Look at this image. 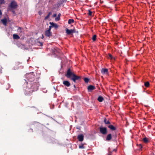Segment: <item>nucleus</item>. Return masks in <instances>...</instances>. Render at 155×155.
Wrapping results in <instances>:
<instances>
[{"label":"nucleus","mask_w":155,"mask_h":155,"mask_svg":"<svg viewBox=\"0 0 155 155\" xmlns=\"http://www.w3.org/2000/svg\"><path fill=\"white\" fill-rule=\"evenodd\" d=\"M26 76L28 80V82H27L26 80H24L23 82L24 83V85H26V84H28L29 83H30L31 84H32V85L37 84V87L39 86V82L38 81H36L35 80V77L33 73L27 74Z\"/></svg>","instance_id":"nucleus-1"},{"label":"nucleus","mask_w":155,"mask_h":155,"mask_svg":"<svg viewBox=\"0 0 155 155\" xmlns=\"http://www.w3.org/2000/svg\"><path fill=\"white\" fill-rule=\"evenodd\" d=\"M37 84L32 85V84L29 83L28 84H26V88L24 92V94L26 96H30L32 93L36 91L38 89Z\"/></svg>","instance_id":"nucleus-2"},{"label":"nucleus","mask_w":155,"mask_h":155,"mask_svg":"<svg viewBox=\"0 0 155 155\" xmlns=\"http://www.w3.org/2000/svg\"><path fill=\"white\" fill-rule=\"evenodd\" d=\"M75 74L73 72V71L69 68L67 70L65 76L68 78L71 79V77L73 76Z\"/></svg>","instance_id":"nucleus-3"},{"label":"nucleus","mask_w":155,"mask_h":155,"mask_svg":"<svg viewBox=\"0 0 155 155\" xmlns=\"http://www.w3.org/2000/svg\"><path fill=\"white\" fill-rule=\"evenodd\" d=\"M99 130L100 133L103 135H106L107 133V128L105 127L101 126L99 127Z\"/></svg>","instance_id":"nucleus-4"},{"label":"nucleus","mask_w":155,"mask_h":155,"mask_svg":"<svg viewBox=\"0 0 155 155\" xmlns=\"http://www.w3.org/2000/svg\"><path fill=\"white\" fill-rule=\"evenodd\" d=\"M81 79V77L80 76H77L74 74L72 77H71V79L74 82H75L76 80L80 81Z\"/></svg>","instance_id":"nucleus-5"},{"label":"nucleus","mask_w":155,"mask_h":155,"mask_svg":"<svg viewBox=\"0 0 155 155\" xmlns=\"http://www.w3.org/2000/svg\"><path fill=\"white\" fill-rule=\"evenodd\" d=\"M17 6V3L15 1H12L11 2L8 8L15 9L16 8Z\"/></svg>","instance_id":"nucleus-6"},{"label":"nucleus","mask_w":155,"mask_h":155,"mask_svg":"<svg viewBox=\"0 0 155 155\" xmlns=\"http://www.w3.org/2000/svg\"><path fill=\"white\" fill-rule=\"evenodd\" d=\"M66 33L68 35L72 34L73 33L75 32V30L74 28L73 29L69 30L68 28L66 29Z\"/></svg>","instance_id":"nucleus-7"},{"label":"nucleus","mask_w":155,"mask_h":155,"mask_svg":"<svg viewBox=\"0 0 155 155\" xmlns=\"http://www.w3.org/2000/svg\"><path fill=\"white\" fill-rule=\"evenodd\" d=\"M96 89L95 87L93 85H89L87 87L88 91L89 92H92L93 90H94Z\"/></svg>","instance_id":"nucleus-8"},{"label":"nucleus","mask_w":155,"mask_h":155,"mask_svg":"<svg viewBox=\"0 0 155 155\" xmlns=\"http://www.w3.org/2000/svg\"><path fill=\"white\" fill-rule=\"evenodd\" d=\"M101 72L103 74H107L108 73V69L107 68H103L101 70Z\"/></svg>","instance_id":"nucleus-9"},{"label":"nucleus","mask_w":155,"mask_h":155,"mask_svg":"<svg viewBox=\"0 0 155 155\" xmlns=\"http://www.w3.org/2000/svg\"><path fill=\"white\" fill-rule=\"evenodd\" d=\"M84 136L82 134L78 135L77 137V139L79 141L82 142L84 140Z\"/></svg>","instance_id":"nucleus-10"},{"label":"nucleus","mask_w":155,"mask_h":155,"mask_svg":"<svg viewBox=\"0 0 155 155\" xmlns=\"http://www.w3.org/2000/svg\"><path fill=\"white\" fill-rule=\"evenodd\" d=\"M107 127L112 131L115 130H116V127L113 125H111V124H110L109 125H108L107 126Z\"/></svg>","instance_id":"nucleus-11"},{"label":"nucleus","mask_w":155,"mask_h":155,"mask_svg":"<svg viewBox=\"0 0 155 155\" xmlns=\"http://www.w3.org/2000/svg\"><path fill=\"white\" fill-rule=\"evenodd\" d=\"M45 35L47 37H50L51 36H52V32L51 31H46L45 32Z\"/></svg>","instance_id":"nucleus-12"},{"label":"nucleus","mask_w":155,"mask_h":155,"mask_svg":"<svg viewBox=\"0 0 155 155\" xmlns=\"http://www.w3.org/2000/svg\"><path fill=\"white\" fill-rule=\"evenodd\" d=\"M63 83L64 85L67 87H69L71 85L70 83L69 82V81H63Z\"/></svg>","instance_id":"nucleus-13"},{"label":"nucleus","mask_w":155,"mask_h":155,"mask_svg":"<svg viewBox=\"0 0 155 155\" xmlns=\"http://www.w3.org/2000/svg\"><path fill=\"white\" fill-rule=\"evenodd\" d=\"M1 21L2 23L5 26H6L7 22V19L6 18H4L3 19L1 20Z\"/></svg>","instance_id":"nucleus-14"},{"label":"nucleus","mask_w":155,"mask_h":155,"mask_svg":"<svg viewBox=\"0 0 155 155\" xmlns=\"http://www.w3.org/2000/svg\"><path fill=\"white\" fill-rule=\"evenodd\" d=\"M49 24L52 25V27L54 28L55 29H57L58 28V25L56 24H54L53 22H50Z\"/></svg>","instance_id":"nucleus-15"},{"label":"nucleus","mask_w":155,"mask_h":155,"mask_svg":"<svg viewBox=\"0 0 155 155\" xmlns=\"http://www.w3.org/2000/svg\"><path fill=\"white\" fill-rule=\"evenodd\" d=\"M112 139V135L110 134H108L106 137V140L107 141H110Z\"/></svg>","instance_id":"nucleus-16"},{"label":"nucleus","mask_w":155,"mask_h":155,"mask_svg":"<svg viewBox=\"0 0 155 155\" xmlns=\"http://www.w3.org/2000/svg\"><path fill=\"white\" fill-rule=\"evenodd\" d=\"M104 122L106 124H108L109 125L110 124V121L109 120H107L106 118H105L104 119Z\"/></svg>","instance_id":"nucleus-17"},{"label":"nucleus","mask_w":155,"mask_h":155,"mask_svg":"<svg viewBox=\"0 0 155 155\" xmlns=\"http://www.w3.org/2000/svg\"><path fill=\"white\" fill-rule=\"evenodd\" d=\"M143 142L145 143H148L149 141L148 138L147 137H144L143 138Z\"/></svg>","instance_id":"nucleus-18"},{"label":"nucleus","mask_w":155,"mask_h":155,"mask_svg":"<svg viewBox=\"0 0 155 155\" xmlns=\"http://www.w3.org/2000/svg\"><path fill=\"white\" fill-rule=\"evenodd\" d=\"M104 100L103 97L101 96H99L97 98V100L100 102H102Z\"/></svg>","instance_id":"nucleus-19"},{"label":"nucleus","mask_w":155,"mask_h":155,"mask_svg":"<svg viewBox=\"0 0 155 155\" xmlns=\"http://www.w3.org/2000/svg\"><path fill=\"white\" fill-rule=\"evenodd\" d=\"M13 38L14 39H18L20 38L19 36L17 34H14L13 35Z\"/></svg>","instance_id":"nucleus-20"},{"label":"nucleus","mask_w":155,"mask_h":155,"mask_svg":"<svg viewBox=\"0 0 155 155\" xmlns=\"http://www.w3.org/2000/svg\"><path fill=\"white\" fill-rule=\"evenodd\" d=\"M21 47L22 49L23 50H28V48L27 47H26L25 45H21Z\"/></svg>","instance_id":"nucleus-21"},{"label":"nucleus","mask_w":155,"mask_h":155,"mask_svg":"<svg viewBox=\"0 0 155 155\" xmlns=\"http://www.w3.org/2000/svg\"><path fill=\"white\" fill-rule=\"evenodd\" d=\"M52 14V12H50L46 16L45 18V20H46L47 19H48L50 17V15H51Z\"/></svg>","instance_id":"nucleus-22"},{"label":"nucleus","mask_w":155,"mask_h":155,"mask_svg":"<svg viewBox=\"0 0 155 155\" xmlns=\"http://www.w3.org/2000/svg\"><path fill=\"white\" fill-rule=\"evenodd\" d=\"M74 20L73 19H69L68 20V23L69 24H70L72 23H73L74 22Z\"/></svg>","instance_id":"nucleus-23"},{"label":"nucleus","mask_w":155,"mask_h":155,"mask_svg":"<svg viewBox=\"0 0 155 155\" xmlns=\"http://www.w3.org/2000/svg\"><path fill=\"white\" fill-rule=\"evenodd\" d=\"M144 85L146 87H148L150 86V83L149 82L147 81L144 83Z\"/></svg>","instance_id":"nucleus-24"},{"label":"nucleus","mask_w":155,"mask_h":155,"mask_svg":"<svg viewBox=\"0 0 155 155\" xmlns=\"http://www.w3.org/2000/svg\"><path fill=\"white\" fill-rule=\"evenodd\" d=\"M84 144L81 143V144L79 145V148L81 149H83L85 148V147L84 146Z\"/></svg>","instance_id":"nucleus-25"},{"label":"nucleus","mask_w":155,"mask_h":155,"mask_svg":"<svg viewBox=\"0 0 155 155\" xmlns=\"http://www.w3.org/2000/svg\"><path fill=\"white\" fill-rule=\"evenodd\" d=\"M61 15V14L60 13H59L57 17H56L55 18V20L56 21H58L60 19V17Z\"/></svg>","instance_id":"nucleus-26"},{"label":"nucleus","mask_w":155,"mask_h":155,"mask_svg":"<svg viewBox=\"0 0 155 155\" xmlns=\"http://www.w3.org/2000/svg\"><path fill=\"white\" fill-rule=\"evenodd\" d=\"M17 31L18 33H21L22 32V28L20 27H18Z\"/></svg>","instance_id":"nucleus-27"},{"label":"nucleus","mask_w":155,"mask_h":155,"mask_svg":"<svg viewBox=\"0 0 155 155\" xmlns=\"http://www.w3.org/2000/svg\"><path fill=\"white\" fill-rule=\"evenodd\" d=\"M97 35H94L92 37V39L93 41H95L96 40Z\"/></svg>","instance_id":"nucleus-28"},{"label":"nucleus","mask_w":155,"mask_h":155,"mask_svg":"<svg viewBox=\"0 0 155 155\" xmlns=\"http://www.w3.org/2000/svg\"><path fill=\"white\" fill-rule=\"evenodd\" d=\"M84 80L85 83H87L89 81V79L87 78H84Z\"/></svg>","instance_id":"nucleus-29"},{"label":"nucleus","mask_w":155,"mask_h":155,"mask_svg":"<svg viewBox=\"0 0 155 155\" xmlns=\"http://www.w3.org/2000/svg\"><path fill=\"white\" fill-rule=\"evenodd\" d=\"M88 11V15L90 16H91L92 15V12H91L90 10H89Z\"/></svg>","instance_id":"nucleus-30"},{"label":"nucleus","mask_w":155,"mask_h":155,"mask_svg":"<svg viewBox=\"0 0 155 155\" xmlns=\"http://www.w3.org/2000/svg\"><path fill=\"white\" fill-rule=\"evenodd\" d=\"M4 0H0V5L4 4Z\"/></svg>","instance_id":"nucleus-31"},{"label":"nucleus","mask_w":155,"mask_h":155,"mask_svg":"<svg viewBox=\"0 0 155 155\" xmlns=\"http://www.w3.org/2000/svg\"><path fill=\"white\" fill-rule=\"evenodd\" d=\"M37 44L39 46H42L43 45V44L40 42H38Z\"/></svg>","instance_id":"nucleus-32"},{"label":"nucleus","mask_w":155,"mask_h":155,"mask_svg":"<svg viewBox=\"0 0 155 155\" xmlns=\"http://www.w3.org/2000/svg\"><path fill=\"white\" fill-rule=\"evenodd\" d=\"M137 145L140 149H141L142 148V146L141 144H140L139 145L138 144Z\"/></svg>","instance_id":"nucleus-33"},{"label":"nucleus","mask_w":155,"mask_h":155,"mask_svg":"<svg viewBox=\"0 0 155 155\" xmlns=\"http://www.w3.org/2000/svg\"><path fill=\"white\" fill-rule=\"evenodd\" d=\"M108 56L109 58H110L111 59H112L113 58V56L111 54H109Z\"/></svg>","instance_id":"nucleus-34"},{"label":"nucleus","mask_w":155,"mask_h":155,"mask_svg":"<svg viewBox=\"0 0 155 155\" xmlns=\"http://www.w3.org/2000/svg\"><path fill=\"white\" fill-rule=\"evenodd\" d=\"M13 8H8V9L9 10H10L13 13H15V11L13 10L12 9Z\"/></svg>","instance_id":"nucleus-35"},{"label":"nucleus","mask_w":155,"mask_h":155,"mask_svg":"<svg viewBox=\"0 0 155 155\" xmlns=\"http://www.w3.org/2000/svg\"><path fill=\"white\" fill-rule=\"evenodd\" d=\"M2 73V67L0 65V74Z\"/></svg>","instance_id":"nucleus-36"},{"label":"nucleus","mask_w":155,"mask_h":155,"mask_svg":"<svg viewBox=\"0 0 155 155\" xmlns=\"http://www.w3.org/2000/svg\"><path fill=\"white\" fill-rule=\"evenodd\" d=\"M56 16H57V14H54L53 15V17H56Z\"/></svg>","instance_id":"nucleus-37"},{"label":"nucleus","mask_w":155,"mask_h":155,"mask_svg":"<svg viewBox=\"0 0 155 155\" xmlns=\"http://www.w3.org/2000/svg\"><path fill=\"white\" fill-rule=\"evenodd\" d=\"M112 152H109L108 153V155H111Z\"/></svg>","instance_id":"nucleus-38"},{"label":"nucleus","mask_w":155,"mask_h":155,"mask_svg":"<svg viewBox=\"0 0 155 155\" xmlns=\"http://www.w3.org/2000/svg\"><path fill=\"white\" fill-rule=\"evenodd\" d=\"M51 29L50 28H49V29H48V30H47V31H51Z\"/></svg>","instance_id":"nucleus-39"},{"label":"nucleus","mask_w":155,"mask_h":155,"mask_svg":"<svg viewBox=\"0 0 155 155\" xmlns=\"http://www.w3.org/2000/svg\"><path fill=\"white\" fill-rule=\"evenodd\" d=\"M52 27L51 25H50V26H49V28H50L51 29V28Z\"/></svg>","instance_id":"nucleus-40"},{"label":"nucleus","mask_w":155,"mask_h":155,"mask_svg":"<svg viewBox=\"0 0 155 155\" xmlns=\"http://www.w3.org/2000/svg\"><path fill=\"white\" fill-rule=\"evenodd\" d=\"M117 151V150L115 149H114L113 150V151H115V152H116Z\"/></svg>","instance_id":"nucleus-41"},{"label":"nucleus","mask_w":155,"mask_h":155,"mask_svg":"<svg viewBox=\"0 0 155 155\" xmlns=\"http://www.w3.org/2000/svg\"><path fill=\"white\" fill-rule=\"evenodd\" d=\"M0 14L1 15H2V12L0 10Z\"/></svg>","instance_id":"nucleus-42"},{"label":"nucleus","mask_w":155,"mask_h":155,"mask_svg":"<svg viewBox=\"0 0 155 155\" xmlns=\"http://www.w3.org/2000/svg\"><path fill=\"white\" fill-rule=\"evenodd\" d=\"M74 87L75 88V85H74Z\"/></svg>","instance_id":"nucleus-43"}]
</instances>
